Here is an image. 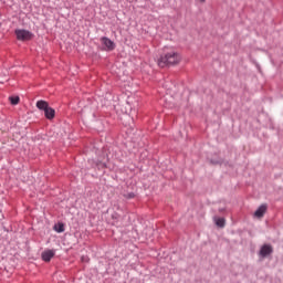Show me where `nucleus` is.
Returning a JSON list of instances; mask_svg holds the SVG:
<instances>
[{
  "label": "nucleus",
  "instance_id": "f257e3e1",
  "mask_svg": "<svg viewBox=\"0 0 283 283\" xmlns=\"http://www.w3.org/2000/svg\"><path fill=\"white\" fill-rule=\"evenodd\" d=\"M159 67H169V65H176L178 63V53L176 51L166 52L158 60Z\"/></svg>",
  "mask_w": 283,
  "mask_h": 283
},
{
  "label": "nucleus",
  "instance_id": "f03ea898",
  "mask_svg": "<svg viewBox=\"0 0 283 283\" xmlns=\"http://www.w3.org/2000/svg\"><path fill=\"white\" fill-rule=\"evenodd\" d=\"M36 107L38 109L44 112L45 118H48L49 120H52V118H54L56 114L54 108L50 107V104H48V102L43 99L36 102Z\"/></svg>",
  "mask_w": 283,
  "mask_h": 283
},
{
  "label": "nucleus",
  "instance_id": "7ed1b4c3",
  "mask_svg": "<svg viewBox=\"0 0 283 283\" xmlns=\"http://www.w3.org/2000/svg\"><path fill=\"white\" fill-rule=\"evenodd\" d=\"M18 41H30L32 39V32L28 30H15Z\"/></svg>",
  "mask_w": 283,
  "mask_h": 283
},
{
  "label": "nucleus",
  "instance_id": "20e7f679",
  "mask_svg": "<svg viewBox=\"0 0 283 283\" xmlns=\"http://www.w3.org/2000/svg\"><path fill=\"white\" fill-rule=\"evenodd\" d=\"M101 43L102 45H104V50H107L108 52H112L113 50L116 49V44L109 38H106V36L101 38Z\"/></svg>",
  "mask_w": 283,
  "mask_h": 283
},
{
  "label": "nucleus",
  "instance_id": "39448f33",
  "mask_svg": "<svg viewBox=\"0 0 283 283\" xmlns=\"http://www.w3.org/2000/svg\"><path fill=\"white\" fill-rule=\"evenodd\" d=\"M271 253H273V247H271V244H264L259 252V255H261V258H266V255H271Z\"/></svg>",
  "mask_w": 283,
  "mask_h": 283
},
{
  "label": "nucleus",
  "instance_id": "423d86ee",
  "mask_svg": "<svg viewBox=\"0 0 283 283\" xmlns=\"http://www.w3.org/2000/svg\"><path fill=\"white\" fill-rule=\"evenodd\" d=\"M266 205H261L256 211L254 212L255 218H264V214L266 213Z\"/></svg>",
  "mask_w": 283,
  "mask_h": 283
},
{
  "label": "nucleus",
  "instance_id": "0eeeda50",
  "mask_svg": "<svg viewBox=\"0 0 283 283\" xmlns=\"http://www.w3.org/2000/svg\"><path fill=\"white\" fill-rule=\"evenodd\" d=\"M54 258V250H46L42 253V260L44 262H50Z\"/></svg>",
  "mask_w": 283,
  "mask_h": 283
},
{
  "label": "nucleus",
  "instance_id": "6e6552de",
  "mask_svg": "<svg viewBox=\"0 0 283 283\" xmlns=\"http://www.w3.org/2000/svg\"><path fill=\"white\" fill-rule=\"evenodd\" d=\"M214 224H217V227H220V229H223L224 224H227V220L224 218H220V217H214Z\"/></svg>",
  "mask_w": 283,
  "mask_h": 283
},
{
  "label": "nucleus",
  "instance_id": "1a4fd4ad",
  "mask_svg": "<svg viewBox=\"0 0 283 283\" xmlns=\"http://www.w3.org/2000/svg\"><path fill=\"white\" fill-rule=\"evenodd\" d=\"M54 230L57 233H63V231H65V226L63 223H57V224L54 226Z\"/></svg>",
  "mask_w": 283,
  "mask_h": 283
},
{
  "label": "nucleus",
  "instance_id": "9d476101",
  "mask_svg": "<svg viewBox=\"0 0 283 283\" xmlns=\"http://www.w3.org/2000/svg\"><path fill=\"white\" fill-rule=\"evenodd\" d=\"M10 101H11V105H19V96H15V97H10Z\"/></svg>",
  "mask_w": 283,
  "mask_h": 283
},
{
  "label": "nucleus",
  "instance_id": "9b49d317",
  "mask_svg": "<svg viewBox=\"0 0 283 283\" xmlns=\"http://www.w3.org/2000/svg\"><path fill=\"white\" fill-rule=\"evenodd\" d=\"M128 198H134V193H129V195H128Z\"/></svg>",
  "mask_w": 283,
  "mask_h": 283
},
{
  "label": "nucleus",
  "instance_id": "f8f14e48",
  "mask_svg": "<svg viewBox=\"0 0 283 283\" xmlns=\"http://www.w3.org/2000/svg\"><path fill=\"white\" fill-rule=\"evenodd\" d=\"M207 0H200L201 3H205Z\"/></svg>",
  "mask_w": 283,
  "mask_h": 283
}]
</instances>
